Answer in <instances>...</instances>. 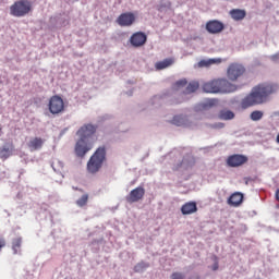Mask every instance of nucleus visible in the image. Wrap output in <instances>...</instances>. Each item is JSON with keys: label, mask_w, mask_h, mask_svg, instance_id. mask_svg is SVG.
Returning a JSON list of instances; mask_svg holds the SVG:
<instances>
[{"label": "nucleus", "mask_w": 279, "mask_h": 279, "mask_svg": "<svg viewBox=\"0 0 279 279\" xmlns=\"http://www.w3.org/2000/svg\"><path fill=\"white\" fill-rule=\"evenodd\" d=\"M279 92L278 83H258L255 85L251 93L243 98L241 107L247 109L253 106L266 104L269 97Z\"/></svg>", "instance_id": "obj_1"}, {"label": "nucleus", "mask_w": 279, "mask_h": 279, "mask_svg": "<svg viewBox=\"0 0 279 279\" xmlns=\"http://www.w3.org/2000/svg\"><path fill=\"white\" fill-rule=\"evenodd\" d=\"M202 89L207 94H229L236 90V85L230 83L228 78H214L203 83Z\"/></svg>", "instance_id": "obj_2"}, {"label": "nucleus", "mask_w": 279, "mask_h": 279, "mask_svg": "<svg viewBox=\"0 0 279 279\" xmlns=\"http://www.w3.org/2000/svg\"><path fill=\"white\" fill-rule=\"evenodd\" d=\"M104 162H106V146H100L87 161L88 173H98L101 167H104Z\"/></svg>", "instance_id": "obj_3"}, {"label": "nucleus", "mask_w": 279, "mask_h": 279, "mask_svg": "<svg viewBox=\"0 0 279 279\" xmlns=\"http://www.w3.org/2000/svg\"><path fill=\"white\" fill-rule=\"evenodd\" d=\"M32 12V2L29 0H17L10 7L11 16L21 19Z\"/></svg>", "instance_id": "obj_4"}, {"label": "nucleus", "mask_w": 279, "mask_h": 279, "mask_svg": "<svg viewBox=\"0 0 279 279\" xmlns=\"http://www.w3.org/2000/svg\"><path fill=\"white\" fill-rule=\"evenodd\" d=\"M175 88L177 92L182 90L183 94L191 95L199 89V83L197 81H191L189 83L186 78H182L181 81H177Z\"/></svg>", "instance_id": "obj_5"}, {"label": "nucleus", "mask_w": 279, "mask_h": 279, "mask_svg": "<svg viewBox=\"0 0 279 279\" xmlns=\"http://www.w3.org/2000/svg\"><path fill=\"white\" fill-rule=\"evenodd\" d=\"M245 68L242 63H230L227 68V77L230 82H236L245 74Z\"/></svg>", "instance_id": "obj_6"}, {"label": "nucleus", "mask_w": 279, "mask_h": 279, "mask_svg": "<svg viewBox=\"0 0 279 279\" xmlns=\"http://www.w3.org/2000/svg\"><path fill=\"white\" fill-rule=\"evenodd\" d=\"M48 110L51 114H61L64 111V99L54 95L51 96L48 104Z\"/></svg>", "instance_id": "obj_7"}, {"label": "nucleus", "mask_w": 279, "mask_h": 279, "mask_svg": "<svg viewBox=\"0 0 279 279\" xmlns=\"http://www.w3.org/2000/svg\"><path fill=\"white\" fill-rule=\"evenodd\" d=\"M90 149H93V145L90 143H88V141L81 138L76 142L75 147H74V151L75 155L77 156V158H84V156H86V154H88V151H90Z\"/></svg>", "instance_id": "obj_8"}, {"label": "nucleus", "mask_w": 279, "mask_h": 279, "mask_svg": "<svg viewBox=\"0 0 279 279\" xmlns=\"http://www.w3.org/2000/svg\"><path fill=\"white\" fill-rule=\"evenodd\" d=\"M116 23L120 27H132L133 23H136V15L133 12H124L117 17Z\"/></svg>", "instance_id": "obj_9"}, {"label": "nucleus", "mask_w": 279, "mask_h": 279, "mask_svg": "<svg viewBox=\"0 0 279 279\" xmlns=\"http://www.w3.org/2000/svg\"><path fill=\"white\" fill-rule=\"evenodd\" d=\"M96 132H97V125L84 124L78 129L76 134L77 136H80V138H83V141H86L87 138H90V136H93Z\"/></svg>", "instance_id": "obj_10"}, {"label": "nucleus", "mask_w": 279, "mask_h": 279, "mask_svg": "<svg viewBox=\"0 0 279 279\" xmlns=\"http://www.w3.org/2000/svg\"><path fill=\"white\" fill-rule=\"evenodd\" d=\"M145 197V187L138 186L130 192L126 196L128 204H136V202H141Z\"/></svg>", "instance_id": "obj_11"}, {"label": "nucleus", "mask_w": 279, "mask_h": 279, "mask_svg": "<svg viewBox=\"0 0 279 279\" xmlns=\"http://www.w3.org/2000/svg\"><path fill=\"white\" fill-rule=\"evenodd\" d=\"M223 28L225 24L219 20H209L206 23V31L213 35L220 34L223 31Z\"/></svg>", "instance_id": "obj_12"}, {"label": "nucleus", "mask_w": 279, "mask_h": 279, "mask_svg": "<svg viewBox=\"0 0 279 279\" xmlns=\"http://www.w3.org/2000/svg\"><path fill=\"white\" fill-rule=\"evenodd\" d=\"M130 43L132 47H143L147 43V35L143 32H136L131 36Z\"/></svg>", "instance_id": "obj_13"}, {"label": "nucleus", "mask_w": 279, "mask_h": 279, "mask_svg": "<svg viewBox=\"0 0 279 279\" xmlns=\"http://www.w3.org/2000/svg\"><path fill=\"white\" fill-rule=\"evenodd\" d=\"M247 162V157L243 155H233L227 159V165L231 168H238Z\"/></svg>", "instance_id": "obj_14"}, {"label": "nucleus", "mask_w": 279, "mask_h": 279, "mask_svg": "<svg viewBox=\"0 0 279 279\" xmlns=\"http://www.w3.org/2000/svg\"><path fill=\"white\" fill-rule=\"evenodd\" d=\"M43 145H45V140L41 137L31 138L27 143V147L31 149V151H38V149H43Z\"/></svg>", "instance_id": "obj_15"}, {"label": "nucleus", "mask_w": 279, "mask_h": 279, "mask_svg": "<svg viewBox=\"0 0 279 279\" xmlns=\"http://www.w3.org/2000/svg\"><path fill=\"white\" fill-rule=\"evenodd\" d=\"M243 198L244 196L242 193L235 192L229 197L228 204L232 207H239L242 204Z\"/></svg>", "instance_id": "obj_16"}, {"label": "nucleus", "mask_w": 279, "mask_h": 279, "mask_svg": "<svg viewBox=\"0 0 279 279\" xmlns=\"http://www.w3.org/2000/svg\"><path fill=\"white\" fill-rule=\"evenodd\" d=\"M175 60L173 58L163 59L162 61H158L155 63L156 71H163V69H169V66H173Z\"/></svg>", "instance_id": "obj_17"}, {"label": "nucleus", "mask_w": 279, "mask_h": 279, "mask_svg": "<svg viewBox=\"0 0 279 279\" xmlns=\"http://www.w3.org/2000/svg\"><path fill=\"white\" fill-rule=\"evenodd\" d=\"M181 213L183 215H193L197 213V204L195 202L186 203L185 205L182 206Z\"/></svg>", "instance_id": "obj_18"}, {"label": "nucleus", "mask_w": 279, "mask_h": 279, "mask_svg": "<svg viewBox=\"0 0 279 279\" xmlns=\"http://www.w3.org/2000/svg\"><path fill=\"white\" fill-rule=\"evenodd\" d=\"M230 15L234 21H242L246 16V12L243 9H232Z\"/></svg>", "instance_id": "obj_19"}, {"label": "nucleus", "mask_w": 279, "mask_h": 279, "mask_svg": "<svg viewBox=\"0 0 279 279\" xmlns=\"http://www.w3.org/2000/svg\"><path fill=\"white\" fill-rule=\"evenodd\" d=\"M12 151H14V144H10L9 146H3L0 149V158H3L4 160L10 158V156H12Z\"/></svg>", "instance_id": "obj_20"}, {"label": "nucleus", "mask_w": 279, "mask_h": 279, "mask_svg": "<svg viewBox=\"0 0 279 279\" xmlns=\"http://www.w3.org/2000/svg\"><path fill=\"white\" fill-rule=\"evenodd\" d=\"M222 62L221 59H203L202 61H199L198 65L201 68H208L213 64H220Z\"/></svg>", "instance_id": "obj_21"}, {"label": "nucleus", "mask_w": 279, "mask_h": 279, "mask_svg": "<svg viewBox=\"0 0 279 279\" xmlns=\"http://www.w3.org/2000/svg\"><path fill=\"white\" fill-rule=\"evenodd\" d=\"M218 118L223 121H229L234 118V113H233V111H229V109H222L219 112Z\"/></svg>", "instance_id": "obj_22"}, {"label": "nucleus", "mask_w": 279, "mask_h": 279, "mask_svg": "<svg viewBox=\"0 0 279 279\" xmlns=\"http://www.w3.org/2000/svg\"><path fill=\"white\" fill-rule=\"evenodd\" d=\"M23 243V239L21 238H15L12 241V250L14 254H19V252L21 251V245Z\"/></svg>", "instance_id": "obj_23"}, {"label": "nucleus", "mask_w": 279, "mask_h": 279, "mask_svg": "<svg viewBox=\"0 0 279 279\" xmlns=\"http://www.w3.org/2000/svg\"><path fill=\"white\" fill-rule=\"evenodd\" d=\"M88 204V194H84L81 198L76 201V206L84 208Z\"/></svg>", "instance_id": "obj_24"}, {"label": "nucleus", "mask_w": 279, "mask_h": 279, "mask_svg": "<svg viewBox=\"0 0 279 279\" xmlns=\"http://www.w3.org/2000/svg\"><path fill=\"white\" fill-rule=\"evenodd\" d=\"M147 267H149V264H147L145 262H141L137 265H135L134 271L140 274L141 271H145V269H147Z\"/></svg>", "instance_id": "obj_25"}, {"label": "nucleus", "mask_w": 279, "mask_h": 279, "mask_svg": "<svg viewBox=\"0 0 279 279\" xmlns=\"http://www.w3.org/2000/svg\"><path fill=\"white\" fill-rule=\"evenodd\" d=\"M263 116H264L263 111H252L250 118L252 121H259L262 120Z\"/></svg>", "instance_id": "obj_26"}, {"label": "nucleus", "mask_w": 279, "mask_h": 279, "mask_svg": "<svg viewBox=\"0 0 279 279\" xmlns=\"http://www.w3.org/2000/svg\"><path fill=\"white\" fill-rule=\"evenodd\" d=\"M209 128L214 129V130H221L225 128L223 122H216L215 124H209Z\"/></svg>", "instance_id": "obj_27"}, {"label": "nucleus", "mask_w": 279, "mask_h": 279, "mask_svg": "<svg viewBox=\"0 0 279 279\" xmlns=\"http://www.w3.org/2000/svg\"><path fill=\"white\" fill-rule=\"evenodd\" d=\"M270 59L274 61V62H279V52H277L276 54H272L270 57Z\"/></svg>", "instance_id": "obj_28"}, {"label": "nucleus", "mask_w": 279, "mask_h": 279, "mask_svg": "<svg viewBox=\"0 0 279 279\" xmlns=\"http://www.w3.org/2000/svg\"><path fill=\"white\" fill-rule=\"evenodd\" d=\"M211 269L214 270V271H217L218 269H219V263H215L214 264V266L211 267Z\"/></svg>", "instance_id": "obj_29"}, {"label": "nucleus", "mask_w": 279, "mask_h": 279, "mask_svg": "<svg viewBox=\"0 0 279 279\" xmlns=\"http://www.w3.org/2000/svg\"><path fill=\"white\" fill-rule=\"evenodd\" d=\"M175 279H184V276L182 274H175Z\"/></svg>", "instance_id": "obj_30"}, {"label": "nucleus", "mask_w": 279, "mask_h": 279, "mask_svg": "<svg viewBox=\"0 0 279 279\" xmlns=\"http://www.w3.org/2000/svg\"><path fill=\"white\" fill-rule=\"evenodd\" d=\"M1 247H5V242L0 239V250H1Z\"/></svg>", "instance_id": "obj_31"}, {"label": "nucleus", "mask_w": 279, "mask_h": 279, "mask_svg": "<svg viewBox=\"0 0 279 279\" xmlns=\"http://www.w3.org/2000/svg\"><path fill=\"white\" fill-rule=\"evenodd\" d=\"M276 199L279 202V190L276 192Z\"/></svg>", "instance_id": "obj_32"}, {"label": "nucleus", "mask_w": 279, "mask_h": 279, "mask_svg": "<svg viewBox=\"0 0 279 279\" xmlns=\"http://www.w3.org/2000/svg\"><path fill=\"white\" fill-rule=\"evenodd\" d=\"M276 142L279 144V134H278V136H277V138H276Z\"/></svg>", "instance_id": "obj_33"}, {"label": "nucleus", "mask_w": 279, "mask_h": 279, "mask_svg": "<svg viewBox=\"0 0 279 279\" xmlns=\"http://www.w3.org/2000/svg\"><path fill=\"white\" fill-rule=\"evenodd\" d=\"M172 279H175V274H172Z\"/></svg>", "instance_id": "obj_34"}, {"label": "nucleus", "mask_w": 279, "mask_h": 279, "mask_svg": "<svg viewBox=\"0 0 279 279\" xmlns=\"http://www.w3.org/2000/svg\"><path fill=\"white\" fill-rule=\"evenodd\" d=\"M178 119H179V118L177 117V126H180V124L178 123Z\"/></svg>", "instance_id": "obj_35"}, {"label": "nucleus", "mask_w": 279, "mask_h": 279, "mask_svg": "<svg viewBox=\"0 0 279 279\" xmlns=\"http://www.w3.org/2000/svg\"><path fill=\"white\" fill-rule=\"evenodd\" d=\"M1 132H2V128H1V125H0V136H1Z\"/></svg>", "instance_id": "obj_36"}, {"label": "nucleus", "mask_w": 279, "mask_h": 279, "mask_svg": "<svg viewBox=\"0 0 279 279\" xmlns=\"http://www.w3.org/2000/svg\"><path fill=\"white\" fill-rule=\"evenodd\" d=\"M192 279H199V276L195 277V278H192Z\"/></svg>", "instance_id": "obj_37"}]
</instances>
